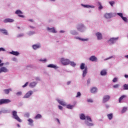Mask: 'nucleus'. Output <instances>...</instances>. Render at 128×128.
Listing matches in <instances>:
<instances>
[{"mask_svg":"<svg viewBox=\"0 0 128 128\" xmlns=\"http://www.w3.org/2000/svg\"><path fill=\"white\" fill-rule=\"evenodd\" d=\"M12 116L13 118H14V120H16L19 122H22V120H20L18 116V112H16V111L12 112Z\"/></svg>","mask_w":128,"mask_h":128,"instance_id":"nucleus-1","label":"nucleus"},{"mask_svg":"<svg viewBox=\"0 0 128 128\" xmlns=\"http://www.w3.org/2000/svg\"><path fill=\"white\" fill-rule=\"evenodd\" d=\"M12 102L10 99H0V106L2 104H10Z\"/></svg>","mask_w":128,"mask_h":128,"instance_id":"nucleus-2","label":"nucleus"},{"mask_svg":"<svg viewBox=\"0 0 128 128\" xmlns=\"http://www.w3.org/2000/svg\"><path fill=\"white\" fill-rule=\"evenodd\" d=\"M61 62L64 66H66L70 64V60L68 59H64V58H61Z\"/></svg>","mask_w":128,"mask_h":128,"instance_id":"nucleus-3","label":"nucleus"},{"mask_svg":"<svg viewBox=\"0 0 128 128\" xmlns=\"http://www.w3.org/2000/svg\"><path fill=\"white\" fill-rule=\"evenodd\" d=\"M118 40V38H111L108 41V42L110 43V44H114L115 42H116Z\"/></svg>","mask_w":128,"mask_h":128,"instance_id":"nucleus-4","label":"nucleus"},{"mask_svg":"<svg viewBox=\"0 0 128 128\" xmlns=\"http://www.w3.org/2000/svg\"><path fill=\"white\" fill-rule=\"evenodd\" d=\"M32 94V90L28 91L23 97V98H30V96Z\"/></svg>","mask_w":128,"mask_h":128,"instance_id":"nucleus-5","label":"nucleus"},{"mask_svg":"<svg viewBox=\"0 0 128 128\" xmlns=\"http://www.w3.org/2000/svg\"><path fill=\"white\" fill-rule=\"evenodd\" d=\"M110 97L108 95H106L104 96L103 98V102H108V100H110Z\"/></svg>","mask_w":128,"mask_h":128,"instance_id":"nucleus-6","label":"nucleus"},{"mask_svg":"<svg viewBox=\"0 0 128 128\" xmlns=\"http://www.w3.org/2000/svg\"><path fill=\"white\" fill-rule=\"evenodd\" d=\"M15 13L16 14H18V16H20V18H24V16L22 15V11H20V10H17Z\"/></svg>","mask_w":128,"mask_h":128,"instance_id":"nucleus-7","label":"nucleus"},{"mask_svg":"<svg viewBox=\"0 0 128 128\" xmlns=\"http://www.w3.org/2000/svg\"><path fill=\"white\" fill-rule=\"evenodd\" d=\"M112 16H113L112 13H106L104 14V18H112Z\"/></svg>","mask_w":128,"mask_h":128,"instance_id":"nucleus-8","label":"nucleus"},{"mask_svg":"<svg viewBox=\"0 0 128 128\" xmlns=\"http://www.w3.org/2000/svg\"><path fill=\"white\" fill-rule=\"evenodd\" d=\"M8 70L6 68V67H1L0 68V74L2 72H8Z\"/></svg>","mask_w":128,"mask_h":128,"instance_id":"nucleus-9","label":"nucleus"},{"mask_svg":"<svg viewBox=\"0 0 128 128\" xmlns=\"http://www.w3.org/2000/svg\"><path fill=\"white\" fill-rule=\"evenodd\" d=\"M96 36H97L98 40H102V35L101 33L98 32L96 33Z\"/></svg>","mask_w":128,"mask_h":128,"instance_id":"nucleus-10","label":"nucleus"},{"mask_svg":"<svg viewBox=\"0 0 128 128\" xmlns=\"http://www.w3.org/2000/svg\"><path fill=\"white\" fill-rule=\"evenodd\" d=\"M89 60H91V62H96L98 60V58H96V56H91Z\"/></svg>","mask_w":128,"mask_h":128,"instance_id":"nucleus-11","label":"nucleus"},{"mask_svg":"<svg viewBox=\"0 0 128 128\" xmlns=\"http://www.w3.org/2000/svg\"><path fill=\"white\" fill-rule=\"evenodd\" d=\"M86 74H88V67H86L85 69L83 71L82 76L84 78L86 76Z\"/></svg>","mask_w":128,"mask_h":128,"instance_id":"nucleus-12","label":"nucleus"},{"mask_svg":"<svg viewBox=\"0 0 128 128\" xmlns=\"http://www.w3.org/2000/svg\"><path fill=\"white\" fill-rule=\"evenodd\" d=\"M90 92L92 94H95V92H98V88H96V87H93L91 88Z\"/></svg>","mask_w":128,"mask_h":128,"instance_id":"nucleus-13","label":"nucleus"},{"mask_svg":"<svg viewBox=\"0 0 128 128\" xmlns=\"http://www.w3.org/2000/svg\"><path fill=\"white\" fill-rule=\"evenodd\" d=\"M48 30H50V32H53V33L56 32V30L54 29V28H48Z\"/></svg>","mask_w":128,"mask_h":128,"instance_id":"nucleus-14","label":"nucleus"},{"mask_svg":"<svg viewBox=\"0 0 128 128\" xmlns=\"http://www.w3.org/2000/svg\"><path fill=\"white\" fill-rule=\"evenodd\" d=\"M124 98H126V95H122L119 98L118 102L120 104V102H122V101Z\"/></svg>","mask_w":128,"mask_h":128,"instance_id":"nucleus-15","label":"nucleus"},{"mask_svg":"<svg viewBox=\"0 0 128 128\" xmlns=\"http://www.w3.org/2000/svg\"><path fill=\"white\" fill-rule=\"evenodd\" d=\"M40 48V44H34L32 46L34 50H37V48Z\"/></svg>","mask_w":128,"mask_h":128,"instance_id":"nucleus-16","label":"nucleus"},{"mask_svg":"<svg viewBox=\"0 0 128 128\" xmlns=\"http://www.w3.org/2000/svg\"><path fill=\"white\" fill-rule=\"evenodd\" d=\"M14 22V20L10 18H6L4 20V22Z\"/></svg>","mask_w":128,"mask_h":128,"instance_id":"nucleus-17","label":"nucleus"},{"mask_svg":"<svg viewBox=\"0 0 128 128\" xmlns=\"http://www.w3.org/2000/svg\"><path fill=\"white\" fill-rule=\"evenodd\" d=\"M12 88L4 90V92L6 94H10V92H12Z\"/></svg>","mask_w":128,"mask_h":128,"instance_id":"nucleus-18","label":"nucleus"},{"mask_svg":"<svg viewBox=\"0 0 128 128\" xmlns=\"http://www.w3.org/2000/svg\"><path fill=\"white\" fill-rule=\"evenodd\" d=\"M36 86V82H32L30 84V88H34Z\"/></svg>","mask_w":128,"mask_h":128,"instance_id":"nucleus-19","label":"nucleus"},{"mask_svg":"<svg viewBox=\"0 0 128 128\" xmlns=\"http://www.w3.org/2000/svg\"><path fill=\"white\" fill-rule=\"evenodd\" d=\"M86 64H84V63L81 64L80 66V70H86Z\"/></svg>","mask_w":128,"mask_h":128,"instance_id":"nucleus-20","label":"nucleus"},{"mask_svg":"<svg viewBox=\"0 0 128 128\" xmlns=\"http://www.w3.org/2000/svg\"><path fill=\"white\" fill-rule=\"evenodd\" d=\"M0 32H1L2 34H6V36H7V34H8V31H6V30L0 29Z\"/></svg>","mask_w":128,"mask_h":128,"instance_id":"nucleus-21","label":"nucleus"},{"mask_svg":"<svg viewBox=\"0 0 128 128\" xmlns=\"http://www.w3.org/2000/svg\"><path fill=\"white\" fill-rule=\"evenodd\" d=\"M10 54H13L14 56H18V54H20V53L18 52L14 51H12V52H10Z\"/></svg>","mask_w":128,"mask_h":128,"instance_id":"nucleus-22","label":"nucleus"},{"mask_svg":"<svg viewBox=\"0 0 128 128\" xmlns=\"http://www.w3.org/2000/svg\"><path fill=\"white\" fill-rule=\"evenodd\" d=\"M58 102L60 104H62V106H66V102H64V101L61 100H58Z\"/></svg>","mask_w":128,"mask_h":128,"instance_id":"nucleus-23","label":"nucleus"},{"mask_svg":"<svg viewBox=\"0 0 128 128\" xmlns=\"http://www.w3.org/2000/svg\"><path fill=\"white\" fill-rule=\"evenodd\" d=\"M48 68H56V66L54 64H50L48 65Z\"/></svg>","mask_w":128,"mask_h":128,"instance_id":"nucleus-24","label":"nucleus"},{"mask_svg":"<svg viewBox=\"0 0 128 128\" xmlns=\"http://www.w3.org/2000/svg\"><path fill=\"white\" fill-rule=\"evenodd\" d=\"M101 76H106V70H104L100 72Z\"/></svg>","mask_w":128,"mask_h":128,"instance_id":"nucleus-25","label":"nucleus"},{"mask_svg":"<svg viewBox=\"0 0 128 128\" xmlns=\"http://www.w3.org/2000/svg\"><path fill=\"white\" fill-rule=\"evenodd\" d=\"M107 116H108V120H112V118L114 116H112V114H108L107 115Z\"/></svg>","mask_w":128,"mask_h":128,"instance_id":"nucleus-26","label":"nucleus"},{"mask_svg":"<svg viewBox=\"0 0 128 128\" xmlns=\"http://www.w3.org/2000/svg\"><path fill=\"white\" fill-rule=\"evenodd\" d=\"M80 120H86V116H84V114H81L80 115Z\"/></svg>","mask_w":128,"mask_h":128,"instance_id":"nucleus-27","label":"nucleus"},{"mask_svg":"<svg viewBox=\"0 0 128 128\" xmlns=\"http://www.w3.org/2000/svg\"><path fill=\"white\" fill-rule=\"evenodd\" d=\"M28 122H29V124L30 126H32V123L34 122V120H32V118H29L28 120Z\"/></svg>","mask_w":128,"mask_h":128,"instance_id":"nucleus-28","label":"nucleus"},{"mask_svg":"<svg viewBox=\"0 0 128 128\" xmlns=\"http://www.w3.org/2000/svg\"><path fill=\"white\" fill-rule=\"evenodd\" d=\"M42 116L40 114H37L35 117L34 118L36 120H38V118H41Z\"/></svg>","mask_w":128,"mask_h":128,"instance_id":"nucleus-29","label":"nucleus"},{"mask_svg":"<svg viewBox=\"0 0 128 128\" xmlns=\"http://www.w3.org/2000/svg\"><path fill=\"white\" fill-rule=\"evenodd\" d=\"M128 110V108L126 107H124L123 108L122 110V114H124V112Z\"/></svg>","mask_w":128,"mask_h":128,"instance_id":"nucleus-30","label":"nucleus"},{"mask_svg":"<svg viewBox=\"0 0 128 128\" xmlns=\"http://www.w3.org/2000/svg\"><path fill=\"white\" fill-rule=\"evenodd\" d=\"M124 90H128V84H125L124 85Z\"/></svg>","mask_w":128,"mask_h":128,"instance_id":"nucleus-31","label":"nucleus"},{"mask_svg":"<svg viewBox=\"0 0 128 128\" xmlns=\"http://www.w3.org/2000/svg\"><path fill=\"white\" fill-rule=\"evenodd\" d=\"M82 6H84V8H92V6H90L88 5V4L84 5V4H82Z\"/></svg>","mask_w":128,"mask_h":128,"instance_id":"nucleus-32","label":"nucleus"},{"mask_svg":"<svg viewBox=\"0 0 128 128\" xmlns=\"http://www.w3.org/2000/svg\"><path fill=\"white\" fill-rule=\"evenodd\" d=\"M98 6H99V8H98V9L99 10H102V4H100V2H98Z\"/></svg>","mask_w":128,"mask_h":128,"instance_id":"nucleus-33","label":"nucleus"},{"mask_svg":"<svg viewBox=\"0 0 128 128\" xmlns=\"http://www.w3.org/2000/svg\"><path fill=\"white\" fill-rule=\"evenodd\" d=\"M70 66H76V63H74V62H70Z\"/></svg>","mask_w":128,"mask_h":128,"instance_id":"nucleus-34","label":"nucleus"},{"mask_svg":"<svg viewBox=\"0 0 128 128\" xmlns=\"http://www.w3.org/2000/svg\"><path fill=\"white\" fill-rule=\"evenodd\" d=\"M67 108H70V110H72V108H74V106H71V105H68L66 106Z\"/></svg>","mask_w":128,"mask_h":128,"instance_id":"nucleus-35","label":"nucleus"},{"mask_svg":"<svg viewBox=\"0 0 128 128\" xmlns=\"http://www.w3.org/2000/svg\"><path fill=\"white\" fill-rule=\"evenodd\" d=\"M82 96V94H80V92H78L77 95L76 96V98H80Z\"/></svg>","mask_w":128,"mask_h":128,"instance_id":"nucleus-36","label":"nucleus"},{"mask_svg":"<svg viewBox=\"0 0 128 128\" xmlns=\"http://www.w3.org/2000/svg\"><path fill=\"white\" fill-rule=\"evenodd\" d=\"M86 118L88 120H89V122H92V118H90V116H86Z\"/></svg>","mask_w":128,"mask_h":128,"instance_id":"nucleus-37","label":"nucleus"},{"mask_svg":"<svg viewBox=\"0 0 128 128\" xmlns=\"http://www.w3.org/2000/svg\"><path fill=\"white\" fill-rule=\"evenodd\" d=\"M118 86H120V84H116L114 85L113 86V88H118Z\"/></svg>","mask_w":128,"mask_h":128,"instance_id":"nucleus-38","label":"nucleus"},{"mask_svg":"<svg viewBox=\"0 0 128 128\" xmlns=\"http://www.w3.org/2000/svg\"><path fill=\"white\" fill-rule=\"evenodd\" d=\"M122 18L123 20H124V22H128V18H126L123 16Z\"/></svg>","mask_w":128,"mask_h":128,"instance_id":"nucleus-39","label":"nucleus"},{"mask_svg":"<svg viewBox=\"0 0 128 128\" xmlns=\"http://www.w3.org/2000/svg\"><path fill=\"white\" fill-rule=\"evenodd\" d=\"M117 14L118 16H120L121 18L124 16L122 13H118Z\"/></svg>","mask_w":128,"mask_h":128,"instance_id":"nucleus-40","label":"nucleus"},{"mask_svg":"<svg viewBox=\"0 0 128 128\" xmlns=\"http://www.w3.org/2000/svg\"><path fill=\"white\" fill-rule=\"evenodd\" d=\"M113 82H118V78H115L112 80Z\"/></svg>","mask_w":128,"mask_h":128,"instance_id":"nucleus-41","label":"nucleus"},{"mask_svg":"<svg viewBox=\"0 0 128 128\" xmlns=\"http://www.w3.org/2000/svg\"><path fill=\"white\" fill-rule=\"evenodd\" d=\"M109 4H110V6H114V2H110Z\"/></svg>","mask_w":128,"mask_h":128,"instance_id":"nucleus-42","label":"nucleus"},{"mask_svg":"<svg viewBox=\"0 0 128 128\" xmlns=\"http://www.w3.org/2000/svg\"><path fill=\"white\" fill-rule=\"evenodd\" d=\"M87 126H94V124L92 123H88L87 124Z\"/></svg>","mask_w":128,"mask_h":128,"instance_id":"nucleus-43","label":"nucleus"},{"mask_svg":"<svg viewBox=\"0 0 128 128\" xmlns=\"http://www.w3.org/2000/svg\"><path fill=\"white\" fill-rule=\"evenodd\" d=\"M28 82H26L24 86H22V88H26V86H28Z\"/></svg>","mask_w":128,"mask_h":128,"instance_id":"nucleus-44","label":"nucleus"},{"mask_svg":"<svg viewBox=\"0 0 128 128\" xmlns=\"http://www.w3.org/2000/svg\"><path fill=\"white\" fill-rule=\"evenodd\" d=\"M17 96H22V92H18L16 93Z\"/></svg>","mask_w":128,"mask_h":128,"instance_id":"nucleus-45","label":"nucleus"},{"mask_svg":"<svg viewBox=\"0 0 128 128\" xmlns=\"http://www.w3.org/2000/svg\"><path fill=\"white\" fill-rule=\"evenodd\" d=\"M4 50H5L4 48H0V52H4Z\"/></svg>","mask_w":128,"mask_h":128,"instance_id":"nucleus-46","label":"nucleus"},{"mask_svg":"<svg viewBox=\"0 0 128 128\" xmlns=\"http://www.w3.org/2000/svg\"><path fill=\"white\" fill-rule=\"evenodd\" d=\"M88 102H92V99H88Z\"/></svg>","mask_w":128,"mask_h":128,"instance_id":"nucleus-47","label":"nucleus"},{"mask_svg":"<svg viewBox=\"0 0 128 128\" xmlns=\"http://www.w3.org/2000/svg\"><path fill=\"white\" fill-rule=\"evenodd\" d=\"M4 66V64H2V60H0V66Z\"/></svg>","mask_w":128,"mask_h":128,"instance_id":"nucleus-48","label":"nucleus"},{"mask_svg":"<svg viewBox=\"0 0 128 128\" xmlns=\"http://www.w3.org/2000/svg\"><path fill=\"white\" fill-rule=\"evenodd\" d=\"M81 40H82V42H86V40H88V39H84V38H82L80 39Z\"/></svg>","mask_w":128,"mask_h":128,"instance_id":"nucleus-49","label":"nucleus"},{"mask_svg":"<svg viewBox=\"0 0 128 128\" xmlns=\"http://www.w3.org/2000/svg\"><path fill=\"white\" fill-rule=\"evenodd\" d=\"M59 110H62V106H58Z\"/></svg>","mask_w":128,"mask_h":128,"instance_id":"nucleus-50","label":"nucleus"},{"mask_svg":"<svg viewBox=\"0 0 128 128\" xmlns=\"http://www.w3.org/2000/svg\"><path fill=\"white\" fill-rule=\"evenodd\" d=\"M70 82H71L70 81H68V82H67V84L68 86V84H70Z\"/></svg>","mask_w":128,"mask_h":128,"instance_id":"nucleus-51","label":"nucleus"},{"mask_svg":"<svg viewBox=\"0 0 128 128\" xmlns=\"http://www.w3.org/2000/svg\"><path fill=\"white\" fill-rule=\"evenodd\" d=\"M28 22H34V20H32V19H30L28 20Z\"/></svg>","mask_w":128,"mask_h":128,"instance_id":"nucleus-52","label":"nucleus"},{"mask_svg":"<svg viewBox=\"0 0 128 128\" xmlns=\"http://www.w3.org/2000/svg\"><path fill=\"white\" fill-rule=\"evenodd\" d=\"M124 78H128V74H125L124 75Z\"/></svg>","mask_w":128,"mask_h":128,"instance_id":"nucleus-53","label":"nucleus"},{"mask_svg":"<svg viewBox=\"0 0 128 128\" xmlns=\"http://www.w3.org/2000/svg\"><path fill=\"white\" fill-rule=\"evenodd\" d=\"M88 84H90V79H88L87 82Z\"/></svg>","mask_w":128,"mask_h":128,"instance_id":"nucleus-54","label":"nucleus"},{"mask_svg":"<svg viewBox=\"0 0 128 128\" xmlns=\"http://www.w3.org/2000/svg\"><path fill=\"white\" fill-rule=\"evenodd\" d=\"M57 122H58V124H60V120L58 118H56Z\"/></svg>","mask_w":128,"mask_h":128,"instance_id":"nucleus-55","label":"nucleus"},{"mask_svg":"<svg viewBox=\"0 0 128 128\" xmlns=\"http://www.w3.org/2000/svg\"><path fill=\"white\" fill-rule=\"evenodd\" d=\"M30 28H34L33 26H30Z\"/></svg>","mask_w":128,"mask_h":128,"instance_id":"nucleus-56","label":"nucleus"},{"mask_svg":"<svg viewBox=\"0 0 128 128\" xmlns=\"http://www.w3.org/2000/svg\"><path fill=\"white\" fill-rule=\"evenodd\" d=\"M42 62H46V60H42Z\"/></svg>","mask_w":128,"mask_h":128,"instance_id":"nucleus-57","label":"nucleus"},{"mask_svg":"<svg viewBox=\"0 0 128 128\" xmlns=\"http://www.w3.org/2000/svg\"><path fill=\"white\" fill-rule=\"evenodd\" d=\"M126 58H128V55L126 56Z\"/></svg>","mask_w":128,"mask_h":128,"instance_id":"nucleus-58","label":"nucleus"},{"mask_svg":"<svg viewBox=\"0 0 128 128\" xmlns=\"http://www.w3.org/2000/svg\"><path fill=\"white\" fill-rule=\"evenodd\" d=\"M110 60V58H108L107 59H105L104 60Z\"/></svg>","mask_w":128,"mask_h":128,"instance_id":"nucleus-59","label":"nucleus"},{"mask_svg":"<svg viewBox=\"0 0 128 128\" xmlns=\"http://www.w3.org/2000/svg\"><path fill=\"white\" fill-rule=\"evenodd\" d=\"M60 32H64V31L61 30V31Z\"/></svg>","mask_w":128,"mask_h":128,"instance_id":"nucleus-60","label":"nucleus"},{"mask_svg":"<svg viewBox=\"0 0 128 128\" xmlns=\"http://www.w3.org/2000/svg\"><path fill=\"white\" fill-rule=\"evenodd\" d=\"M72 34H74V32H72Z\"/></svg>","mask_w":128,"mask_h":128,"instance_id":"nucleus-61","label":"nucleus"},{"mask_svg":"<svg viewBox=\"0 0 128 128\" xmlns=\"http://www.w3.org/2000/svg\"><path fill=\"white\" fill-rule=\"evenodd\" d=\"M52 0V2H55L56 0Z\"/></svg>","mask_w":128,"mask_h":128,"instance_id":"nucleus-62","label":"nucleus"},{"mask_svg":"<svg viewBox=\"0 0 128 128\" xmlns=\"http://www.w3.org/2000/svg\"><path fill=\"white\" fill-rule=\"evenodd\" d=\"M19 36H22V35H19Z\"/></svg>","mask_w":128,"mask_h":128,"instance_id":"nucleus-63","label":"nucleus"},{"mask_svg":"<svg viewBox=\"0 0 128 128\" xmlns=\"http://www.w3.org/2000/svg\"><path fill=\"white\" fill-rule=\"evenodd\" d=\"M17 126H18L20 127V124H18Z\"/></svg>","mask_w":128,"mask_h":128,"instance_id":"nucleus-64","label":"nucleus"}]
</instances>
